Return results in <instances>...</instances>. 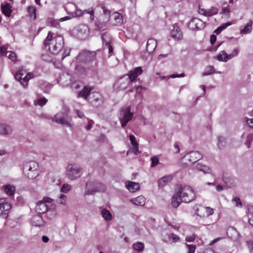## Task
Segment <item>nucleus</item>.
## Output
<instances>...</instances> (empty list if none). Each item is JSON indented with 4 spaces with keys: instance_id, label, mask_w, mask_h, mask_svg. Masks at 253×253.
I'll return each instance as SVG.
<instances>
[{
    "instance_id": "1",
    "label": "nucleus",
    "mask_w": 253,
    "mask_h": 253,
    "mask_svg": "<svg viewBox=\"0 0 253 253\" xmlns=\"http://www.w3.org/2000/svg\"><path fill=\"white\" fill-rule=\"evenodd\" d=\"M196 194L193 188L188 186L178 187L171 200L173 208L178 207L181 202L190 203L195 200Z\"/></svg>"
},
{
    "instance_id": "2",
    "label": "nucleus",
    "mask_w": 253,
    "mask_h": 253,
    "mask_svg": "<svg viewBox=\"0 0 253 253\" xmlns=\"http://www.w3.org/2000/svg\"><path fill=\"white\" fill-rule=\"evenodd\" d=\"M64 40L60 36H53L52 32H49L44 40L43 44L45 48H47L52 54L58 53L63 47Z\"/></svg>"
},
{
    "instance_id": "3",
    "label": "nucleus",
    "mask_w": 253,
    "mask_h": 253,
    "mask_svg": "<svg viewBox=\"0 0 253 253\" xmlns=\"http://www.w3.org/2000/svg\"><path fill=\"white\" fill-rule=\"evenodd\" d=\"M65 175L70 180L79 178L83 174V169L75 163H69L66 167Z\"/></svg>"
},
{
    "instance_id": "4",
    "label": "nucleus",
    "mask_w": 253,
    "mask_h": 253,
    "mask_svg": "<svg viewBox=\"0 0 253 253\" xmlns=\"http://www.w3.org/2000/svg\"><path fill=\"white\" fill-rule=\"evenodd\" d=\"M68 109L67 108L57 113L52 119V121L57 124L71 127L73 126L71 119L68 117Z\"/></svg>"
},
{
    "instance_id": "5",
    "label": "nucleus",
    "mask_w": 253,
    "mask_h": 253,
    "mask_svg": "<svg viewBox=\"0 0 253 253\" xmlns=\"http://www.w3.org/2000/svg\"><path fill=\"white\" fill-rule=\"evenodd\" d=\"M106 187L102 183L94 181H89L86 183L85 190L84 196L94 195L96 192H103Z\"/></svg>"
},
{
    "instance_id": "6",
    "label": "nucleus",
    "mask_w": 253,
    "mask_h": 253,
    "mask_svg": "<svg viewBox=\"0 0 253 253\" xmlns=\"http://www.w3.org/2000/svg\"><path fill=\"white\" fill-rule=\"evenodd\" d=\"M25 175L30 179H34L39 175V165L34 161L29 162L24 166Z\"/></svg>"
},
{
    "instance_id": "7",
    "label": "nucleus",
    "mask_w": 253,
    "mask_h": 253,
    "mask_svg": "<svg viewBox=\"0 0 253 253\" xmlns=\"http://www.w3.org/2000/svg\"><path fill=\"white\" fill-rule=\"evenodd\" d=\"M26 71L23 68H21L14 75L15 80L19 81L24 88L27 87L29 81L34 77L33 73H28L26 75Z\"/></svg>"
},
{
    "instance_id": "8",
    "label": "nucleus",
    "mask_w": 253,
    "mask_h": 253,
    "mask_svg": "<svg viewBox=\"0 0 253 253\" xmlns=\"http://www.w3.org/2000/svg\"><path fill=\"white\" fill-rule=\"evenodd\" d=\"M96 59V53L84 50L79 54L76 61L83 64L89 63Z\"/></svg>"
},
{
    "instance_id": "9",
    "label": "nucleus",
    "mask_w": 253,
    "mask_h": 253,
    "mask_svg": "<svg viewBox=\"0 0 253 253\" xmlns=\"http://www.w3.org/2000/svg\"><path fill=\"white\" fill-rule=\"evenodd\" d=\"M202 156L198 151H191L186 153L182 158L181 163L183 165L193 164L202 158Z\"/></svg>"
},
{
    "instance_id": "10",
    "label": "nucleus",
    "mask_w": 253,
    "mask_h": 253,
    "mask_svg": "<svg viewBox=\"0 0 253 253\" xmlns=\"http://www.w3.org/2000/svg\"><path fill=\"white\" fill-rule=\"evenodd\" d=\"M133 116V113L130 112V107L127 106L122 109L119 117V120L122 127H124L127 123L130 121Z\"/></svg>"
},
{
    "instance_id": "11",
    "label": "nucleus",
    "mask_w": 253,
    "mask_h": 253,
    "mask_svg": "<svg viewBox=\"0 0 253 253\" xmlns=\"http://www.w3.org/2000/svg\"><path fill=\"white\" fill-rule=\"evenodd\" d=\"M88 101L92 106L97 107L103 104L104 99L100 92H92L89 94Z\"/></svg>"
},
{
    "instance_id": "12",
    "label": "nucleus",
    "mask_w": 253,
    "mask_h": 253,
    "mask_svg": "<svg viewBox=\"0 0 253 253\" xmlns=\"http://www.w3.org/2000/svg\"><path fill=\"white\" fill-rule=\"evenodd\" d=\"M131 83L129 77L125 75L118 79L114 84V89L116 91L124 90L126 88L129 83Z\"/></svg>"
},
{
    "instance_id": "13",
    "label": "nucleus",
    "mask_w": 253,
    "mask_h": 253,
    "mask_svg": "<svg viewBox=\"0 0 253 253\" xmlns=\"http://www.w3.org/2000/svg\"><path fill=\"white\" fill-rule=\"evenodd\" d=\"M51 201L49 198H44L42 201H39L35 208L36 212L41 215L47 211Z\"/></svg>"
},
{
    "instance_id": "14",
    "label": "nucleus",
    "mask_w": 253,
    "mask_h": 253,
    "mask_svg": "<svg viewBox=\"0 0 253 253\" xmlns=\"http://www.w3.org/2000/svg\"><path fill=\"white\" fill-rule=\"evenodd\" d=\"M104 13L101 15L99 20L96 24V29L99 31H103L105 30L106 23L109 20L110 12L108 10H103Z\"/></svg>"
},
{
    "instance_id": "15",
    "label": "nucleus",
    "mask_w": 253,
    "mask_h": 253,
    "mask_svg": "<svg viewBox=\"0 0 253 253\" xmlns=\"http://www.w3.org/2000/svg\"><path fill=\"white\" fill-rule=\"evenodd\" d=\"M205 26V23L197 18H192L188 25V28L193 31L202 30Z\"/></svg>"
},
{
    "instance_id": "16",
    "label": "nucleus",
    "mask_w": 253,
    "mask_h": 253,
    "mask_svg": "<svg viewBox=\"0 0 253 253\" xmlns=\"http://www.w3.org/2000/svg\"><path fill=\"white\" fill-rule=\"evenodd\" d=\"M162 236L163 241L169 244L177 243L180 240L178 236L172 233L168 232L167 230L163 232Z\"/></svg>"
},
{
    "instance_id": "17",
    "label": "nucleus",
    "mask_w": 253,
    "mask_h": 253,
    "mask_svg": "<svg viewBox=\"0 0 253 253\" xmlns=\"http://www.w3.org/2000/svg\"><path fill=\"white\" fill-rule=\"evenodd\" d=\"M89 33V28L85 25H80L77 28V36L80 40L86 38Z\"/></svg>"
},
{
    "instance_id": "18",
    "label": "nucleus",
    "mask_w": 253,
    "mask_h": 253,
    "mask_svg": "<svg viewBox=\"0 0 253 253\" xmlns=\"http://www.w3.org/2000/svg\"><path fill=\"white\" fill-rule=\"evenodd\" d=\"M101 39L102 42L104 45V48L108 49L109 53H111L113 52V48L110 44V41L112 39L110 35L107 33H104L101 35Z\"/></svg>"
},
{
    "instance_id": "19",
    "label": "nucleus",
    "mask_w": 253,
    "mask_h": 253,
    "mask_svg": "<svg viewBox=\"0 0 253 253\" xmlns=\"http://www.w3.org/2000/svg\"><path fill=\"white\" fill-rule=\"evenodd\" d=\"M31 223L33 226L41 227L44 225L45 221L43 219L42 215L38 214L32 217L31 218Z\"/></svg>"
},
{
    "instance_id": "20",
    "label": "nucleus",
    "mask_w": 253,
    "mask_h": 253,
    "mask_svg": "<svg viewBox=\"0 0 253 253\" xmlns=\"http://www.w3.org/2000/svg\"><path fill=\"white\" fill-rule=\"evenodd\" d=\"M6 47L5 46L0 47V56H2L5 53L6 56L12 62L17 61V56L15 52L8 51H6Z\"/></svg>"
},
{
    "instance_id": "21",
    "label": "nucleus",
    "mask_w": 253,
    "mask_h": 253,
    "mask_svg": "<svg viewBox=\"0 0 253 253\" xmlns=\"http://www.w3.org/2000/svg\"><path fill=\"white\" fill-rule=\"evenodd\" d=\"M143 72V70L141 67H137L133 70L130 71L127 75L129 77V79L132 82L136 78L141 75Z\"/></svg>"
},
{
    "instance_id": "22",
    "label": "nucleus",
    "mask_w": 253,
    "mask_h": 253,
    "mask_svg": "<svg viewBox=\"0 0 253 253\" xmlns=\"http://www.w3.org/2000/svg\"><path fill=\"white\" fill-rule=\"evenodd\" d=\"M58 82L63 86H67L71 83V76L67 74H63L59 78Z\"/></svg>"
},
{
    "instance_id": "23",
    "label": "nucleus",
    "mask_w": 253,
    "mask_h": 253,
    "mask_svg": "<svg viewBox=\"0 0 253 253\" xmlns=\"http://www.w3.org/2000/svg\"><path fill=\"white\" fill-rule=\"evenodd\" d=\"M13 131L11 126L7 124H0V134L4 135H10Z\"/></svg>"
},
{
    "instance_id": "24",
    "label": "nucleus",
    "mask_w": 253,
    "mask_h": 253,
    "mask_svg": "<svg viewBox=\"0 0 253 253\" xmlns=\"http://www.w3.org/2000/svg\"><path fill=\"white\" fill-rule=\"evenodd\" d=\"M171 37L176 41L181 40L182 38V33L178 27L174 26L170 33Z\"/></svg>"
},
{
    "instance_id": "25",
    "label": "nucleus",
    "mask_w": 253,
    "mask_h": 253,
    "mask_svg": "<svg viewBox=\"0 0 253 253\" xmlns=\"http://www.w3.org/2000/svg\"><path fill=\"white\" fill-rule=\"evenodd\" d=\"M126 186L131 192H134L139 189V184L138 183L129 181L126 182Z\"/></svg>"
},
{
    "instance_id": "26",
    "label": "nucleus",
    "mask_w": 253,
    "mask_h": 253,
    "mask_svg": "<svg viewBox=\"0 0 253 253\" xmlns=\"http://www.w3.org/2000/svg\"><path fill=\"white\" fill-rule=\"evenodd\" d=\"M253 22L250 20L243 28H240V34L242 35L250 34L252 31Z\"/></svg>"
},
{
    "instance_id": "27",
    "label": "nucleus",
    "mask_w": 253,
    "mask_h": 253,
    "mask_svg": "<svg viewBox=\"0 0 253 253\" xmlns=\"http://www.w3.org/2000/svg\"><path fill=\"white\" fill-rule=\"evenodd\" d=\"M91 88L88 86H84L82 91H80L78 94L77 97L78 98L82 97L84 99L86 100L89 99V94L91 93L90 92Z\"/></svg>"
},
{
    "instance_id": "28",
    "label": "nucleus",
    "mask_w": 253,
    "mask_h": 253,
    "mask_svg": "<svg viewBox=\"0 0 253 253\" xmlns=\"http://www.w3.org/2000/svg\"><path fill=\"white\" fill-rule=\"evenodd\" d=\"M194 209L198 215L203 217L206 216V207L201 205H196Z\"/></svg>"
},
{
    "instance_id": "29",
    "label": "nucleus",
    "mask_w": 253,
    "mask_h": 253,
    "mask_svg": "<svg viewBox=\"0 0 253 253\" xmlns=\"http://www.w3.org/2000/svg\"><path fill=\"white\" fill-rule=\"evenodd\" d=\"M157 46V42L153 39H150L147 42L146 49L150 53L154 51Z\"/></svg>"
},
{
    "instance_id": "30",
    "label": "nucleus",
    "mask_w": 253,
    "mask_h": 253,
    "mask_svg": "<svg viewBox=\"0 0 253 253\" xmlns=\"http://www.w3.org/2000/svg\"><path fill=\"white\" fill-rule=\"evenodd\" d=\"M145 198L143 196H139L136 198H131L130 201L133 204L139 206H143L145 203Z\"/></svg>"
},
{
    "instance_id": "31",
    "label": "nucleus",
    "mask_w": 253,
    "mask_h": 253,
    "mask_svg": "<svg viewBox=\"0 0 253 253\" xmlns=\"http://www.w3.org/2000/svg\"><path fill=\"white\" fill-rule=\"evenodd\" d=\"M172 176L171 175H168L161 178L158 181L159 187L161 188L164 187L172 179Z\"/></svg>"
},
{
    "instance_id": "32",
    "label": "nucleus",
    "mask_w": 253,
    "mask_h": 253,
    "mask_svg": "<svg viewBox=\"0 0 253 253\" xmlns=\"http://www.w3.org/2000/svg\"><path fill=\"white\" fill-rule=\"evenodd\" d=\"M11 8V6L10 4L8 3H6L4 4H2L1 5V8L2 13L7 17H9L11 15L12 12Z\"/></svg>"
},
{
    "instance_id": "33",
    "label": "nucleus",
    "mask_w": 253,
    "mask_h": 253,
    "mask_svg": "<svg viewBox=\"0 0 253 253\" xmlns=\"http://www.w3.org/2000/svg\"><path fill=\"white\" fill-rule=\"evenodd\" d=\"M76 65L75 67V72L78 75H84L85 74L86 70L84 66L83 65L82 63H79L76 61Z\"/></svg>"
},
{
    "instance_id": "34",
    "label": "nucleus",
    "mask_w": 253,
    "mask_h": 253,
    "mask_svg": "<svg viewBox=\"0 0 253 253\" xmlns=\"http://www.w3.org/2000/svg\"><path fill=\"white\" fill-rule=\"evenodd\" d=\"M111 16L114 20V25H119L123 23V18L120 13L117 12L114 13L112 14Z\"/></svg>"
},
{
    "instance_id": "35",
    "label": "nucleus",
    "mask_w": 253,
    "mask_h": 253,
    "mask_svg": "<svg viewBox=\"0 0 253 253\" xmlns=\"http://www.w3.org/2000/svg\"><path fill=\"white\" fill-rule=\"evenodd\" d=\"M196 168L197 170L202 171L205 173H210L211 171L210 168L208 166L200 163L196 164Z\"/></svg>"
},
{
    "instance_id": "36",
    "label": "nucleus",
    "mask_w": 253,
    "mask_h": 253,
    "mask_svg": "<svg viewBox=\"0 0 253 253\" xmlns=\"http://www.w3.org/2000/svg\"><path fill=\"white\" fill-rule=\"evenodd\" d=\"M11 208V205L6 201L5 199H0V210L1 211H8Z\"/></svg>"
},
{
    "instance_id": "37",
    "label": "nucleus",
    "mask_w": 253,
    "mask_h": 253,
    "mask_svg": "<svg viewBox=\"0 0 253 253\" xmlns=\"http://www.w3.org/2000/svg\"><path fill=\"white\" fill-rule=\"evenodd\" d=\"M5 192L9 196L13 195L15 191V187L11 184H7L4 186Z\"/></svg>"
},
{
    "instance_id": "38",
    "label": "nucleus",
    "mask_w": 253,
    "mask_h": 253,
    "mask_svg": "<svg viewBox=\"0 0 253 253\" xmlns=\"http://www.w3.org/2000/svg\"><path fill=\"white\" fill-rule=\"evenodd\" d=\"M216 59L222 62H226L228 60L227 54L224 51H220L216 56Z\"/></svg>"
},
{
    "instance_id": "39",
    "label": "nucleus",
    "mask_w": 253,
    "mask_h": 253,
    "mask_svg": "<svg viewBox=\"0 0 253 253\" xmlns=\"http://www.w3.org/2000/svg\"><path fill=\"white\" fill-rule=\"evenodd\" d=\"M102 216L104 218V219L106 221H110L112 219V215L110 211L106 210V209H104L101 211V212Z\"/></svg>"
},
{
    "instance_id": "40",
    "label": "nucleus",
    "mask_w": 253,
    "mask_h": 253,
    "mask_svg": "<svg viewBox=\"0 0 253 253\" xmlns=\"http://www.w3.org/2000/svg\"><path fill=\"white\" fill-rule=\"evenodd\" d=\"M56 202L58 204L66 205H67V196L63 194H61L56 199Z\"/></svg>"
},
{
    "instance_id": "41",
    "label": "nucleus",
    "mask_w": 253,
    "mask_h": 253,
    "mask_svg": "<svg viewBox=\"0 0 253 253\" xmlns=\"http://www.w3.org/2000/svg\"><path fill=\"white\" fill-rule=\"evenodd\" d=\"M215 72V69L212 66H208L205 68V71L203 73V76H208L212 74Z\"/></svg>"
},
{
    "instance_id": "42",
    "label": "nucleus",
    "mask_w": 253,
    "mask_h": 253,
    "mask_svg": "<svg viewBox=\"0 0 253 253\" xmlns=\"http://www.w3.org/2000/svg\"><path fill=\"white\" fill-rule=\"evenodd\" d=\"M133 249L136 251L141 252L144 248V244L140 242H136L133 244Z\"/></svg>"
},
{
    "instance_id": "43",
    "label": "nucleus",
    "mask_w": 253,
    "mask_h": 253,
    "mask_svg": "<svg viewBox=\"0 0 253 253\" xmlns=\"http://www.w3.org/2000/svg\"><path fill=\"white\" fill-rule=\"evenodd\" d=\"M218 12V9L215 7H211L210 9L207 10L206 16L210 17L213 15L216 14Z\"/></svg>"
},
{
    "instance_id": "44",
    "label": "nucleus",
    "mask_w": 253,
    "mask_h": 253,
    "mask_svg": "<svg viewBox=\"0 0 253 253\" xmlns=\"http://www.w3.org/2000/svg\"><path fill=\"white\" fill-rule=\"evenodd\" d=\"M47 102V99L44 97H41L38 98L34 101V104L35 105H39L42 106L44 105Z\"/></svg>"
},
{
    "instance_id": "45",
    "label": "nucleus",
    "mask_w": 253,
    "mask_h": 253,
    "mask_svg": "<svg viewBox=\"0 0 253 253\" xmlns=\"http://www.w3.org/2000/svg\"><path fill=\"white\" fill-rule=\"evenodd\" d=\"M248 211L249 214L251 216L249 218V222L252 226H253V206H248Z\"/></svg>"
},
{
    "instance_id": "46",
    "label": "nucleus",
    "mask_w": 253,
    "mask_h": 253,
    "mask_svg": "<svg viewBox=\"0 0 253 253\" xmlns=\"http://www.w3.org/2000/svg\"><path fill=\"white\" fill-rule=\"evenodd\" d=\"M226 139L223 136H219L218 139V146L219 148L221 149L226 145Z\"/></svg>"
},
{
    "instance_id": "47",
    "label": "nucleus",
    "mask_w": 253,
    "mask_h": 253,
    "mask_svg": "<svg viewBox=\"0 0 253 253\" xmlns=\"http://www.w3.org/2000/svg\"><path fill=\"white\" fill-rule=\"evenodd\" d=\"M72 188V186L68 183L63 184L61 188V192L66 193L68 192Z\"/></svg>"
},
{
    "instance_id": "48",
    "label": "nucleus",
    "mask_w": 253,
    "mask_h": 253,
    "mask_svg": "<svg viewBox=\"0 0 253 253\" xmlns=\"http://www.w3.org/2000/svg\"><path fill=\"white\" fill-rule=\"evenodd\" d=\"M239 52V49L238 48H234L232 50L231 53H230L229 54H227L228 60L231 59L237 56L238 55Z\"/></svg>"
},
{
    "instance_id": "49",
    "label": "nucleus",
    "mask_w": 253,
    "mask_h": 253,
    "mask_svg": "<svg viewBox=\"0 0 253 253\" xmlns=\"http://www.w3.org/2000/svg\"><path fill=\"white\" fill-rule=\"evenodd\" d=\"M151 167H155L156 166H157L159 163V158L158 157V156H153L151 158Z\"/></svg>"
},
{
    "instance_id": "50",
    "label": "nucleus",
    "mask_w": 253,
    "mask_h": 253,
    "mask_svg": "<svg viewBox=\"0 0 253 253\" xmlns=\"http://www.w3.org/2000/svg\"><path fill=\"white\" fill-rule=\"evenodd\" d=\"M27 10L30 14L31 17H34L36 18V9L32 6H30L27 8Z\"/></svg>"
},
{
    "instance_id": "51",
    "label": "nucleus",
    "mask_w": 253,
    "mask_h": 253,
    "mask_svg": "<svg viewBox=\"0 0 253 253\" xmlns=\"http://www.w3.org/2000/svg\"><path fill=\"white\" fill-rule=\"evenodd\" d=\"M84 13H87L90 15V17L91 20L94 19V10L92 8H90L83 11Z\"/></svg>"
},
{
    "instance_id": "52",
    "label": "nucleus",
    "mask_w": 253,
    "mask_h": 253,
    "mask_svg": "<svg viewBox=\"0 0 253 253\" xmlns=\"http://www.w3.org/2000/svg\"><path fill=\"white\" fill-rule=\"evenodd\" d=\"M232 201L235 203V205L237 207H241L242 206V203L241 202L240 199L238 197H235L233 200Z\"/></svg>"
},
{
    "instance_id": "53",
    "label": "nucleus",
    "mask_w": 253,
    "mask_h": 253,
    "mask_svg": "<svg viewBox=\"0 0 253 253\" xmlns=\"http://www.w3.org/2000/svg\"><path fill=\"white\" fill-rule=\"evenodd\" d=\"M206 216H209L210 215H212L214 212V210L212 208H210L209 207H206Z\"/></svg>"
},
{
    "instance_id": "54",
    "label": "nucleus",
    "mask_w": 253,
    "mask_h": 253,
    "mask_svg": "<svg viewBox=\"0 0 253 253\" xmlns=\"http://www.w3.org/2000/svg\"><path fill=\"white\" fill-rule=\"evenodd\" d=\"M129 139H130V141L131 144L132 145V146L138 145L137 142L136 140V138L134 135H130Z\"/></svg>"
},
{
    "instance_id": "55",
    "label": "nucleus",
    "mask_w": 253,
    "mask_h": 253,
    "mask_svg": "<svg viewBox=\"0 0 253 253\" xmlns=\"http://www.w3.org/2000/svg\"><path fill=\"white\" fill-rule=\"evenodd\" d=\"M188 248V253H194L196 250V246L194 245H187Z\"/></svg>"
},
{
    "instance_id": "56",
    "label": "nucleus",
    "mask_w": 253,
    "mask_h": 253,
    "mask_svg": "<svg viewBox=\"0 0 253 253\" xmlns=\"http://www.w3.org/2000/svg\"><path fill=\"white\" fill-rule=\"evenodd\" d=\"M70 53V49L68 48H65L64 49V52L63 53L62 56L61 57V59L63 60L64 59L66 56L69 55Z\"/></svg>"
},
{
    "instance_id": "57",
    "label": "nucleus",
    "mask_w": 253,
    "mask_h": 253,
    "mask_svg": "<svg viewBox=\"0 0 253 253\" xmlns=\"http://www.w3.org/2000/svg\"><path fill=\"white\" fill-rule=\"evenodd\" d=\"M247 245L250 251H253V239L248 240L247 242Z\"/></svg>"
},
{
    "instance_id": "58",
    "label": "nucleus",
    "mask_w": 253,
    "mask_h": 253,
    "mask_svg": "<svg viewBox=\"0 0 253 253\" xmlns=\"http://www.w3.org/2000/svg\"><path fill=\"white\" fill-rule=\"evenodd\" d=\"M222 12L225 15H229L230 10L228 5L222 8Z\"/></svg>"
},
{
    "instance_id": "59",
    "label": "nucleus",
    "mask_w": 253,
    "mask_h": 253,
    "mask_svg": "<svg viewBox=\"0 0 253 253\" xmlns=\"http://www.w3.org/2000/svg\"><path fill=\"white\" fill-rule=\"evenodd\" d=\"M253 139V135L252 134H250L247 137V142H246V145L248 146V147H249L250 144L251 143Z\"/></svg>"
},
{
    "instance_id": "60",
    "label": "nucleus",
    "mask_w": 253,
    "mask_h": 253,
    "mask_svg": "<svg viewBox=\"0 0 253 253\" xmlns=\"http://www.w3.org/2000/svg\"><path fill=\"white\" fill-rule=\"evenodd\" d=\"M84 14V12L81 9H77L74 13L72 16L73 17L80 16Z\"/></svg>"
},
{
    "instance_id": "61",
    "label": "nucleus",
    "mask_w": 253,
    "mask_h": 253,
    "mask_svg": "<svg viewBox=\"0 0 253 253\" xmlns=\"http://www.w3.org/2000/svg\"><path fill=\"white\" fill-rule=\"evenodd\" d=\"M42 59L45 61L50 62L52 61V59L47 54H43L42 56Z\"/></svg>"
},
{
    "instance_id": "62",
    "label": "nucleus",
    "mask_w": 253,
    "mask_h": 253,
    "mask_svg": "<svg viewBox=\"0 0 253 253\" xmlns=\"http://www.w3.org/2000/svg\"><path fill=\"white\" fill-rule=\"evenodd\" d=\"M195 239V236L194 234H193L189 236H187L185 238V240L187 242H193L194 241Z\"/></svg>"
},
{
    "instance_id": "63",
    "label": "nucleus",
    "mask_w": 253,
    "mask_h": 253,
    "mask_svg": "<svg viewBox=\"0 0 253 253\" xmlns=\"http://www.w3.org/2000/svg\"><path fill=\"white\" fill-rule=\"evenodd\" d=\"M246 123L250 127L253 128V118L247 119L246 120Z\"/></svg>"
},
{
    "instance_id": "64",
    "label": "nucleus",
    "mask_w": 253,
    "mask_h": 253,
    "mask_svg": "<svg viewBox=\"0 0 253 253\" xmlns=\"http://www.w3.org/2000/svg\"><path fill=\"white\" fill-rule=\"evenodd\" d=\"M132 150L133 152L135 155H138L139 153V152L138 150V145L133 146Z\"/></svg>"
}]
</instances>
